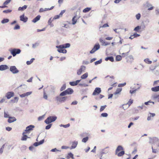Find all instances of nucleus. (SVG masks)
<instances>
[{"instance_id": "nucleus-21", "label": "nucleus", "mask_w": 159, "mask_h": 159, "mask_svg": "<svg viewBox=\"0 0 159 159\" xmlns=\"http://www.w3.org/2000/svg\"><path fill=\"white\" fill-rule=\"evenodd\" d=\"M78 144V142L76 141H73L72 144V145L71 146V148H70L71 149H74L75 148L77 145Z\"/></svg>"}, {"instance_id": "nucleus-6", "label": "nucleus", "mask_w": 159, "mask_h": 159, "mask_svg": "<svg viewBox=\"0 0 159 159\" xmlns=\"http://www.w3.org/2000/svg\"><path fill=\"white\" fill-rule=\"evenodd\" d=\"M35 127L34 125H30L28 126H27L26 128V129L25 130V132L26 133H29L30 131L32 130Z\"/></svg>"}, {"instance_id": "nucleus-2", "label": "nucleus", "mask_w": 159, "mask_h": 159, "mask_svg": "<svg viewBox=\"0 0 159 159\" xmlns=\"http://www.w3.org/2000/svg\"><path fill=\"white\" fill-rule=\"evenodd\" d=\"M57 119V117L56 116H49L45 120L44 122L47 124H49L55 121Z\"/></svg>"}, {"instance_id": "nucleus-45", "label": "nucleus", "mask_w": 159, "mask_h": 159, "mask_svg": "<svg viewBox=\"0 0 159 159\" xmlns=\"http://www.w3.org/2000/svg\"><path fill=\"white\" fill-rule=\"evenodd\" d=\"M11 0H7L3 3V5L6 6L11 1Z\"/></svg>"}, {"instance_id": "nucleus-22", "label": "nucleus", "mask_w": 159, "mask_h": 159, "mask_svg": "<svg viewBox=\"0 0 159 159\" xmlns=\"http://www.w3.org/2000/svg\"><path fill=\"white\" fill-rule=\"evenodd\" d=\"M31 93L32 92H27L25 93L20 95V96L21 98L25 97L30 95Z\"/></svg>"}, {"instance_id": "nucleus-38", "label": "nucleus", "mask_w": 159, "mask_h": 159, "mask_svg": "<svg viewBox=\"0 0 159 159\" xmlns=\"http://www.w3.org/2000/svg\"><path fill=\"white\" fill-rule=\"evenodd\" d=\"M9 21V20L7 19H4L2 20L1 22L2 24H4L8 22Z\"/></svg>"}, {"instance_id": "nucleus-37", "label": "nucleus", "mask_w": 159, "mask_h": 159, "mask_svg": "<svg viewBox=\"0 0 159 159\" xmlns=\"http://www.w3.org/2000/svg\"><path fill=\"white\" fill-rule=\"evenodd\" d=\"M60 127H63L65 128L68 127L70 126V123H68L66 125H63L62 124H61L60 125Z\"/></svg>"}, {"instance_id": "nucleus-64", "label": "nucleus", "mask_w": 159, "mask_h": 159, "mask_svg": "<svg viewBox=\"0 0 159 159\" xmlns=\"http://www.w3.org/2000/svg\"><path fill=\"white\" fill-rule=\"evenodd\" d=\"M128 57L131 61H133L134 60L133 57L132 55L129 56Z\"/></svg>"}, {"instance_id": "nucleus-53", "label": "nucleus", "mask_w": 159, "mask_h": 159, "mask_svg": "<svg viewBox=\"0 0 159 159\" xmlns=\"http://www.w3.org/2000/svg\"><path fill=\"white\" fill-rule=\"evenodd\" d=\"M51 151L52 152H55L56 151L61 152V150H58L56 148H55L51 149Z\"/></svg>"}, {"instance_id": "nucleus-35", "label": "nucleus", "mask_w": 159, "mask_h": 159, "mask_svg": "<svg viewBox=\"0 0 159 159\" xmlns=\"http://www.w3.org/2000/svg\"><path fill=\"white\" fill-rule=\"evenodd\" d=\"M91 9V8L90 7H87L83 10V12L84 13H86L89 11Z\"/></svg>"}, {"instance_id": "nucleus-44", "label": "nucleus", "mask_w": 159, "mask_h": 159, "mask_svg": "<svg viewBox=\"0 0 159 159\" xmlns=\"http://www.w3.org/2000/svg\"><path fill=\"white\" fill-rule=\"evenodd\" d=\"M52 124L50 123L49 124H48V125L46 126L45 129H50L52 126Z\"/></svg>"}, {"instance_id": "nucleus-9", "label": "nucleus", "mask_w": 159, "mask_h": 159, "mask_svg": "<svg viewBox=\"0 0 159 159\" xmlns=\"http://www.w3.org/2000/svg\"><path fill=\"white\" fill-rule=\"evenodd\" d=\"M85 66H81L80 69L77 71V74L78 75H80L82 72L85 71Z\"/></svg>"}, {"instance_id": "nucleus-39", "label": "nucleus", "mask_w": 159, "mask_h": 159, "mask_svg": "<svg viewBox=\"0 0 159 159\" xmlns=\"http://www.w3.org/2000/svg\"><path fill=\"white\" fill-rule=\"evenodd\" d=\"M106 107H107L106 105H105L104 106H101L100 110V111L102 112V111H103Z\"/></svg>"}, {"instance_id": "nucleus-10", "label": "nucleus", "mask_w": 159, "mask_h": 159, "mask_svg": "<svg viewBox=\"0 0 159 159\" xmlns=\"http://www.w3.org/2000/svg\"><path fill=\"white\" fill-rule=\"evenodd\" d=\"M101 92V89L100 88H96L94 90L92 95H96L99 94Z\"/></svg>"}, {"instance_id": "nucleus-34", "label": "nucleus", "mask_w": 159, "mask_h": 159, "mask_svg": "<svg viewBox=\"0 0 159 159\" xmlns=\"http://www.w3.org/2000/svg\"><path fill=\"white\" fill-rule=\"evenodd\" d=\"M89 137L88 136H86L82 140V141L83 143H86L88 140Z\"/></svg>"}, {"instance_id": "nucleus-54", "label": "nucleus", "mask_w": 159, "mask_h": 159, "mask_svg": "<svg viewBox=\"0 0 159 159\" xmlns=\"http://www.w3.org/2000/svg\"><path fill=\"white\" fill-rule=\"evenodd\" d=\"M44 116V115H43L42 116H39L38 118V120L39 121L43 119Z\"/></svg>"}, {"instance_id": "nucleus-36", "label": "nucleus", "mask_w": 159, "mask_h": 159, "mask_svg": "<svg viewBox=\"0 0 159 159\" xmlns=\"http://www.w3.org/2000/svg\"><path fill=\"white\" fill-rule=\"evenodd\" d=\"M141 29V26H138L136 27L134 29V30L135 31L138 32L139 31V30Z\"/></svg>"}, {"instance_id": "nucleus-61", "label": "nucleus", "mask_w": 159, "mask_h": 159, "mask_svg": "<svg viewBox=\"0 0 159 159\" xmlns=\"http://www.w3.org/2000/svg\"><path fill=\"white\" fill-rule=\"evenodd\" d=\"M89 61H84L83 62V64H85V65H87L89 64Z\"/></svg>"}, {"instance_id": "nucleus-55", "label": "nucleus", "mask_w": 159, "mask_h": 159, "mask_svg": "<svg viewBox=\"0 0 159 159\" xmlns=\"http://www.w3.org/2000/svg\"><path fill=\"white\" fill-rule=\"evenodd\" d=\"M4 117L5 118H9V117H10L9 116V115H8L7 114V113L6 112H4Z\"/></svg>"}, {"instance_id": "nucleus-14", "label": "nucleus", "mask_w": 159, "mask_h": 159, "mask_svg": "<svg viewBox=\"0 0 159 159\" xmlns=\"http://www.w3.org/2000/svg\"><path fill=\"white\" fill-rule=\"evenodd\" d=\"M70 93V89L68 88L66 90L62 92L60 94L61 96H62L66 95L67 94H69Z\"/></svg>"}, {"instance_id": "nucleus-7", "label": "nucleus", "mask_w": 159, "mask_h": 159, "mask_svg": "<svg viewBox=\"0 0 159 159\" xmlns=\"http://www.w3.org/2000/svg\"><path fill=\"white\" fill-rule=\"evenodd\" d=\"M10 71L14 74H16L19 72V70L15 66H11L10 68Z\"/></svg>"}, {"instance_id": "nucleus-46", "label": "nucleus", "mask_w": 159, "mask_h": 159, "mask_svg": "<svg viewBox=\"0 0 159 159\" xmlns=\"http://www.w3.org/2000/svg\"><path fill=\"white\" fill-rule=\"evenodd\" d=\"M70 148V147L68 146H62L61 147V149H67Z\"/></svg>"}, {"instance_id": "nucleus-59", "label": "nucleus", "mask_w": 159, "mask_h": 159, "mask_svg": "<svg viewBox=\"0 0 159 159\" xmlns=\"http://www.w3.org/2000/svg\"><path fill=\"white\" fill-rule=\"evenodd\" d=\"M20 26L18 25H17L14 27V30H17V29H20Z\"/></svg>"}, {"instance_id": "nucleus-25", "label": "nucleus", "mask_w": 159, "mask_h": 159, "mask_svg": "<svg viewBox=\"0 0 159 159\" xmlns=\"http://www.w3.org/2000/svg\"><path fill=\"white\" fill-rule=\"evenodd\" d=\"M105 61H107L108 60L110 61L111 62H113L114 61V58L112 56L107 57L105 58Z\"/></svg>"}, {"instance_id": "nucleus-12", "label": "nucleus", "mask_w": 159, "mask_h": 159, "mask_svg": "<svg viewBox=\"0 0 159 159\" xmlns=\"http://www.w3.org/2000/svg\"><path fill=\"white\" fill-rule=\"evenodd\" d=\"M14 93L13 92H8L6 94V97L7 99H10L11 97H13Z\"/></svg>"}, {"instance_id": "nucleus-30", "label": "nucleus", "mask_w": 159, "mask_h": 159, "mask_svg": "<svg viewBox=\"0 0 159 159\" xmlns=\"http://www.w3.org/2000/svg\"><path fill=\"white\" fill-rule=\"evenodd\" d=\"M125 151H122L118 153H117V155L118 157H121L125 154Z\"/></svg>"}, {"instance_id": "nucleus-15", "label": "nucleus", "mask_w": 159, "mask_h": 159, "mask_svg": "<svg viewBox=\"0 0 159 159\" xmlns=\"http://www.w3.org/2000/svg\"><path fill=\"white\" fill-rule=\"evenodd\" d=\"M123 150V148L122 146L121 145H119L117 147L115 152V154H117L118 152L120 151H122Z\"/></svg>"}, {"instance_id": "nucleus-43", "label": "nucleus", "mask_w": 159, "mask_h": 159, "mask_svg": "<svg viewBox=\"0 0 159 159\" xmlns=\"http://www.w3.org/2000/svg\"><path fill=\"white\" fill-rule=\"evenodd\" d=\"M141 14L140 13H138L135 16L137 20H139L141 17Z\"/></svg>"}, {"instance_id": "nucleus-8", "label": "nucleus", "mask_w": 159, "mask_h": 159, "mask_svg": "<svg viewBox=\"0 0 159 159\" xmlns=\"http://www.w3.org/2000/svg\"><path fill=\"white\" fill-rule=\"evenodd\" d=\"M109 148L108 147H107L104 148L102 149L100 152V155H103V154L107 153L109 151Z\"/></svg>"}, {"instance_id": "nucleus-48", "label": "nucleus", "mask_w": 159, "mask_h": 159, "mask_svg": "<svg viewBox=\"0 0 159 159\" xmlns=\"http://www.w3.org/2000/svg\"><path fill=\"white\" fill-rule=\"evenodd\" d=\"M153 97L155 99H159V95L155 94L153 95Z\"/></svg>"}, {"instance_id": "nucleus-50", "label": "nucleus", "mask_w": 159, "mask_h": 159, "mask_svg": "<svg viewBox=\"0 0 159 159\" xmlns=\"http://www.w3.org/2000/svg\"><path fill=\"white\" fill-rule=\"evenodd\" d=\"M101 116L103 117H107L108 116V114L106 113H103L101 114Z\"/></svg>"}, {"instance_id": "nucleus-28", "label": "nucleus", "mask_w": 159, "mask_h": 159, "mask_svg": "<svg viewBox=\"0 0 159 159\" xmlns=\"http://www.w3.org/2000/svg\"><path fill=\"white\" fill-rule=\"evenodd\" d=\"M154 104V102L151 101L150 100L147 102H145L144 104L146 105H152Z\"/></svg>"}, {"instance_id": "nucleus-57", "label": "nucleus", "mask_w": 159, "mask_h": 159, "mask_svg": "<svg viewBox=\"0 0 159 159\" xmlns=\"http://www.w3.org/2000/svg\"><path fill=\"white\" fill-rule=\"evenodd\" d=\"M126 84V83L125 82L123 84H118V86L119 87H123Z\"/></svg>"}, {"instance_id": "nucleus-18", "label": "nucleus", "mask_w": 159, "mask_h": 159, "mask_svg": "<svg viewBox=\"0 0 159 159\" xmlns=\"http://www.w3.org/2000/svg\"><path fill=\"white\" fill-rule=\"evenodd\" d=\"M16 119L15 117H10L8 118L7 121L9 123H11L16 121Z\"/></svg>"}, {"instance_id": "nucleus-52", "label": "nucleus", "mask_w": 159, "mask_h": 159, "mask_svg": "<svg viewBox=\"0 0 159 159\" xmlns=\"http://www.w3.org/2000/svg\"><path fill=\"white\" fill-rule=\"evenodd\" d=\"M99 41L100 43H101L102 45H104V44L105 43V42L104 41L102 38H100L99 39Z\"/></svg>"}, {"instance_id": "nucleus-24", "label": "nucleus", "mask_w": 159, "mask_h": 159, "mask_svg": "<svg viewBox=\"0 0 159 159\" xmlns=\"http://www.w3.org/2000/svg\"><path fill=\"white\" fill-rule=\"evenodd\" d=\"M40 17L41 16L40 15H38L33 19L32 20V22L34 23L36 22L40 19Z\"/></svg>"}, {"instance_id": "nucleus-40", "label": "nucleus", "mask_w": 159, "mask_h": 159, "mask_svg": "<svg viewBox=\"0 0 159 159\" xmlns=\"http://www.w3.org/2000/svg\"><path fill=\"white\" fill-rule=\"evenodd\" d=\"M102 59H100V60L95 62V65H97L101 63L102 62Z\"/></svg>"}, {"instance_id": "nucleus-42", "label": "nucleus", "mask_w": 159, "mask_h": 159, "mask_svg": "<svg viewBox=\"0 0 159 159\" xmlns=\"http://www.w3.org/2000/svg\"><path fill=\"white\" fill-rule=\"evenodd\" d=\"M159 84V80L154 81L153 82V86H156Z\"/></svg>"}, {"instance_id": "nucleus-33", "label": "nucleus", "mask_w": 159, "mask_h": 159, "mask_svg": "<svg viewBox=\"0 0 159 159\" xmlns=\"http://www.w3.org/2000/svg\"><path fill=\"white\" fill-rule=\"evenodd\" d=\"M122 59V56L120 55H117L116 57V61H120Z\"/></svg>"}, {"instance_id": "nucleus-41", "label": "nucleus", "mask_w": 159, "mask_h": 159, "mask_svg": "<svg viewBox=\"0 0 159 159\" xmlns=\"http://www.w3.org/2000/svg\"><path fill=\"white\" fill-rule=\"evenodd\" d=\"M34 60V59L33 58H32L30 61H28L26 62V63L28 65H30V64L31 63H32V62H33V61Z\"/></svg>"}, {"instance_id": "nucleus-47", "label": "nucleus", "mask_w": 159, "mask_h": 159, "mask_svg": "<svg viewBox=\"0 0 159 159\" xmlns=\"http://www.w3.org/2000/svg\"><path fill=\"white\" fill-rule=\"evenodd\" d=\"M137 90V89H135L133 90H130L129 91V93L131 94H134L136 92V91Z\"/></svg>"}, {"instance_id": "nucleus-51", "label": "nucleus", "mask_w": 159, "mask_h": 159, "mask_svg": "<svg viewBox=\"0 0 159 159\" xmlns=\"http://www.w3.org/2000/svg\"><path fill=\"white\" fill-rule=\"evenodd\" d=\"M66 88V84H64L62 87L60 89V91H62L65 89Z\"/></svg>"}, {"instance_id": "nucleus-1", "label": "nucleus", "mask_w": 159, "mask_h": 159, "mask_svg": "<svg viewBox=\"0 0 159 159\" xmlns=\"http://www.w3.org/2000/svg\"><path fill=\"white\" fill-rule=\"evenodd\" d=\"M70 47V43H67L59 46H57L56 47L58 48L57 51L60 53H66L67 52L66 50L64 48H68Z\"/></svg>"}, {"instance_id": "nucleus-16", "label": "nucleus", "mask_w": 159, "mask_h": 159, "mask_svg": "<svg viewBox=\"0 0 159 159\" xmlns=\"http://www.w3.org/2000/svg\"><path fill=\"white\" fill-rule=\"evenodd\" d=\"M79 18L76 16H75L72 19V24L73 25H75L77 22V20Z\"/></svg>"}, {"instance_id": "nucleus-27", "label": "nucleus", "mask_w": 159, "mask_h": 159, "mask_svg": "<svg viewBox=\"0 0 159 159\" xmlns=\"http://www.w3.org/2000/svg\"><path fill=\"white\" fill-rule=\"evenodd\" d=\"M121 88H118L114 93V95H119L120 92L121 91Z\"/></svg>"}, {"instance_id": "nucleus-60", "label": "nucleus", "mask_w": 159, "mask_h": 159, "mask_svg": "<svg viewBox=\"0 0 159 159\" xmlns=\"http://www.w3.org/2000/svg\"><path fill=\"white\" fill-rule=\"evenodd\" d=\"M54 6H52V7L50 8H45L44 10V11H48V10H51L52 9H53L54 8Z\"/></svg>"}, {"instance_id": "nucleus-3", "label": "nucleus", "mask_w": 159, "mask_h": 159, "mask_svg": "<svg viewBox=\"0 0 159 159\" xmlns=\"http://www.w3.org/2000/svg\"><path fill=\"white\" fill-rule=\"evenodd\" d=\"M100 48V45L98 43H96L94 45L93 48L90 52V53L93 54L96 51L98 50Z\"/></svg>"}, {"instance_id": "nucleus-4", "label": "nucleus", "mask_w": 159, "mask_h": 159, "mask_svg": "<svg viewBox=\"0 0 159 159\" xmlns=\"http://www.w3.org/2000/svg\"><path fill=\"white\" fill-rule=\"evenodd\" d=\"M10 52L13 57H15L16 54L20 53L21 50L19 49L14 48L10 50Z\"/></svg>"}, {"instance_id": "nucleus-49", "label": "nucleus", "mask_w": 159, "mask_h": 159, "mask_svg": "<svg viewBox=\"0 0 159 159\" xmlns=\"http://www.w3.org/2000/svg\"><path fill=\"white\" fill-rule=\"evenodd\" d=\"M129 52H126V53H122V56L123 57H125L128 56L129 54Z\"/></svg>"}, {"instance_id": "nucleus-63", "label": "nucleus", "mask_w": 159, "mask_h": 159, "mask_svg": "<svg viewBox=\"0 0 159 159\" xmlns=\"http://www.w3.org/2000/svg\"><path fill=\"white\" fill-rule=\"evenodd\" d=\"M43 98L45 99H47L48 98L47 95L45 92L43 93Z\"/></svg>"}, {"instance_id": "nucleus-20", "label": "nucleus", "mask_w": 159, "mask_h": 159, "mask_svg": "<svg viewBox=\"0 0 159 159\" xmlns=\"http://www.w3.org/2000/svg\"><path fill=\"white\" fill-rule=\"evenodd\" d=\"M8 67L6 65H1L0 66V70H4L7 69Z\"/></svg>"}, {"instance_id": "nucleus-32", "label": "nucleus", "mask_w": 159, "mask_h": 159, "mask_svg": "<svg viewBox=\"0 0 159 159\" xmlns=\"http://www.w3.org/2000/svg\"><path fill=\"white\" fill-rule=\"evenodd\" d=\"M144 61L146 63L148 64H151L152 63V61L149 60L148 58H146L144 60Z\"/></svg>"}, {"instance_id": "nucleus-17", "label": "nucleus", "mask_w": 159, "mask_h": 159, "mask_svg": "<svg viewBox=\"0 0 159 159\" xmlns=\"http://www.w3.org/2000/svg\"><path fill=\"white\" fill-rule=\"evenodd\" d=\"M80 81L81 80H77L76 81L70 82V85L72 86L77 85Z\"/></svg>"}, {"instance_id": "nucleus-19", "label": "nucleus", "mask_w": 159, "mask_h": 159, "mask_svg": "<svg viewBox=\"0 0 159 159\" xmlns=\"http://www.w3.org/2000/svg\"><path fill=\"white\" fill-rule=\"evenodd\" d=\"M26 133L25 132H23L22 133L23 136L22 137L21 140L22 141H25L27 138H30L27 135H25V134Z\"/></svg>"}, {"instance_id": "nucleus-11", "label": "nucleus", "mask_w": 159, "mask_h": 159, "mask_svg": "<svg viewBox=\"0 0 159 159\" xmlns=\"http://www.w3.org/2000/svg\"><path fill=\"white\" fill-rule=\"evenodd\" d=\"M149 138L150 139L149 143H155L158 142L159 139L157 138L154 137L152 138L150 137Z\"/></svg>"}, {"instance_id": "nucleus-26", "label": "nucleus", "mask_w": 159, "mask_h": 159, "mask_svg": "<svg viewBox=\"0 0 159 159\" xmlns=\"http://www.w3.org/2000/svg\"><path fill=\"white\" fill-rule=\"evenodd\" d=\"M27 147L25 145H23L20 148L21 151L22 152H24Z\"/></svg>"}, {"instance_id": "nucleus-58", "label": "nucleus", "mask_w": 159, "mask_h": 159, "mask_svg": "<svg viewBox=\"0 0 159 159\" xmlns=\"http://www.w3.org/2000/svg\"><path fill=\"white\" fill-rule=\"evenodd\" d=\"M133 36L134 38L139 36H140V35L137 33H134L133 34Z\"/></svg>"}, {"instance_id": "nucleus-62", "label": "nucleus", "mask_w": 159, "mask_h": 159, "mask_svg": "<svg viewBox=\"0 0 159 159\" xmlns=\"http://www.w3.org/2000/svg\"><path fill=\"white\" fill-rule=\"evenodd\" d=\"M44 139L40 140L39 142V145H41V144H43L44 143Z\"/></svg>"}, {"instance_id": "nucleus-13", "label": "nucleus", "mask_w": 159, "mask_h": 159, "mask_svg": "<svg viewBox=\"0 0 159 159\" xmlns=\"http://www.w3.org/2000/svg\"><path fill=\"white\" fill-rule=\"evenodd\" d=\"M20 20L24 22H26L28 20V18L26 16H25V14H24L20 16Z\"/></svg>"}, {"instance_id": "nucleus-31", "label": "nucleus", "mask_w": 159, "mask_h": 159, "mask_svg": "<svg viewBox=\"0 0 159 159\" xmlns=\"http://www.w3.org/2000/svg\"><path fill=\"white\" fill-rule=\"evenodd\" d=\"M88 73H86L81 76V79H85L88 77Z\"/></svg>"}, {"instance_id": "nucleus-29", "label": "nucleus", "mask_w": 159, "mask_h": 159, "mask_svg": "<svg viewBox=\"0 0 159 159\" xmlns=\"http://www.w3.org/2000/svg\"><path fill=\"white\" fill-rule=\"evenodd\" d=\"M27 8V6L26 5H25L24 6L22 7H20L18 9L19 11H23L25 9Z\"/></svg>"}, {"instance_id": "nucleus-5", "label": "nucleus", "mask_w": 159, "mask_h": 159, "mask_svg": "<svg viewBox=\"0 0 159 159\" xmlns=\"http://www.w3.org/2000/svg\"><path fill=\"white\" fill-rule=\"evenodd\" d=\"M133 102V100H129L127 103L123 104L122 106L120 107H122L125 110L128 108Z\"/></svg>"}, {"instance_id": "nucleus-23", "label": "nucleus", "mask_w": 159, "mask_h": 159, "mask_svg": "<svg viewBox=\"0 0 159 159\" xmlns=\"http://www.w3.org/2000/svg\"><path fill=\"white\" fill-rule=\"evenodd\" d=\"M152 91L156 92L159 91V86H156L151 88Z\"/></svg>"}, {"instance_id": "nucleus-56", "label": "nucleus", "mask_w": 159, "mask_h": 159, "mask_svg": "<svg viewBox=\"0 0 159 159\" xmlns=\"http://www.w3.org/2000/svg\"><path fill=\"white\" fill-rule=\"evenodd\" d=\"M11 11V10L9 9L4 10L3 11L4 13H10Z\"/></svg>"}]
</instances>
